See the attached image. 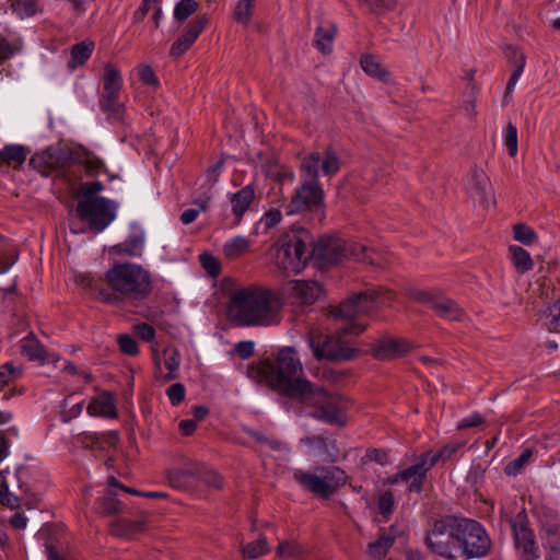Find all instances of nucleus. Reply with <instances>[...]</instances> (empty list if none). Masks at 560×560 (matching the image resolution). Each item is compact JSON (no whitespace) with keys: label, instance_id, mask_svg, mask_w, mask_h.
<instances>
[{"label":"nucleus","instance_id":"7c9ffc66","mask_svg":"<svg viewBox=\"0 0 560 560\" xmlns=\"http://www.w3.org/2000/svg\"><path fill=\"white\" fill-rule=\"evenodd\" d=\"M374 250L358 243L347 242V258L359 262H368L370 265H380L373 258Z\"/></svg>","mask_w":560,"mask_h":560},{"label":"nucleus","instance_id":"864d4df0","mask_svg":"<svg viewBox=\"0 0 560 560\" xmlns=\"http://www.w3.org/2000/svg\"><path fill=\"white\" fill-rule=\"evenodd\" d=\"M394 505L395 500L392 492L385 491L378 495L377 509L378 512L383 515V517L387 518L392 514Z\"/></svg>","mask_w":560,"mask_h":560},{"label":"nucleus","instance_id":"6ab92c4d","mask_svg":"<svg viewBox=\"0 0 560 560\" xmlns=\"http://www.w3.org/2000/svg\"><path fill=\"white\" fill-rule=\"evenodd\" d=\"M410 350V345L404 339L382 338L373 346V355L378 360H394Z\"/></svg>","mask_w":560,"mask_h":560},{"label":"nucleus","instance_id":"37998d69","mask_svg":"<svg viewBox=\"0 0 560 560\" xmlns=\"http://www.w3.org/2000/svg\"><path fill=\"white\" fill-rule=\"evenodd\" d=\"M13 12L21 19L33 16L38 11L36 0H14L12 2Z\"/></svg>","mask_w":560,"mask_h":560},{"label":"nucleus","instance_id":"c9c22d12","mask_svg":"<svg viewBox=\"0 0 560 560\" xmlns=\"http://www.w3.org/2000/svg\"><path fill=\"white\" fill-rule=\"evenodd\" d=\"M27 152L22 145H5L0 151V161L11 165H22L26 159Z\"/></svg>","mask_w":560,"mask_h":560},{"label":"nucleus","instance_id":"b1692460","mask_svg":"<svg viewBox=\"0 0 560 560\" xmlns=\"http://www.w3.org/2000/svg\"><path fill=\"white\" fill-rule=\"evenodd\" d=\"M255 199V189L253 185H247L232 195V213L236 219V224L241 222L242 217L248 210Z\"/></svg>","mask_w":560,"mask_h":560},{"label":"nucleus","instance_id":"0e129e2a","mask_svg":"<svg viewBox=\"0 0 560 560\" xmlns=\"http://www.w3.org/2000/svg\"><path fill=\"white\" fill-rule=\"evenodd\" d=\"M276 552L281 558L295 557L300 553V547L294 541H282L278 545Z\"/></svg>","mask_w":560,"mask_h":560},{"label":"nucleus","instance_id":"6e6d98bb","mask_svg":"<svg viewBox=\"0 0 560 560\" xmlns=\"http://www.w3.org/2000/svg\"><path fill=\"white\" fill-rule=\"evenodd\" d=\"M253 9L249 4L238 0L234 9V19L244 25H248L252 16Z\"/></svg>","mask_w":560,"mask_h":560},{"label":"nucleus","instance_id":"20e7f679","mask_svg":"<svg viewBox=\"0 0 560 560\" xmlns=\"http://www.w3.org/2000/svg\"><path fill=\"white\" fill-rule=\"evenodd\" d=\"M281 308L279 295L261 287H246L230 296L229 313L242 326L278 324Z\"/></svg>","mask_w":560,"mask_h":560},{"label":"nucleus","instance_id":"bf43d9fd","mask_svg":"<svg viewBox=\"0 0 560 560\" xmlns=\"http://www.w3.org/2000/svg\"><path fill=\"white\" fill-rule=\"evenodd\" d=\"M104 189V186L101 182H91L81 184L79 188L78 195L82 197V199L88 198H96L95 195L101 192Z\"/></svg>","mask_w":560,"mask_h":560},{"label":"nucleus","instance_id":"ddd939ff","mask_svg":"<svg viewBox=\"0 0 560 560\" xmlns=\"http://www.w3.org/2000/svg\"><path fill=\"white\" fill-rule=\"evenodd\" d=\"M411 298L416 302L428 305L443 319L462 322L466 318L465 311L454 300L438 291H416Z\"/></svg>","mask_w":560,"mask_h":560},{"label":"nucleus","instance_id":"e2e57ef3","mask_svg":"<svg viewBox=\"0 0 560 560\" xmlns=\"http://www.w3.org/2000/svg\"><path fill=\"white\" fill-rule=\"evenodd\" d=\"M200 262L203 269L212 277L220 273L219 261L210 254L203 253L200 255Z\"/></svg>","mask_w":560,"mask_h":560},{"label":"nucleus","instance_id":"1a4fd4ad","mask_svg":"<svg viewBox=\"0 0 560 560\" xmlns=\"http://www.w3.org/2000/svg\"><path fill=\"white\" fill-rule=\"evenodd\" d=\"M459 516L447 515L433 522L425 535L429 549L447 560L458 558Z\"/></svg>","mask_w":560,"mask_h":560},{"label":"nucleus","instance_id":"a19ab883","mask_svg":"<svg viewBox=\"0 0 560 560\" xmlns=\"http://www.w3.org/2000/svg\"><path fill=\"white\" fill-rule=\"evenodd\" d=\"M358 2L361 8L377 14H384L396 8L395 0H358Z\"/></svg>","mask_w":560,"mask_h":560},{"label":"nucleus","instance_id":"3c124183","mask_svg":"<svg viewBox=\"0 0 560 560\" xmlns=\"http://www.w3.org/2000/svg\"><path fill=\"white\" fill-rule=\"evenodd\" d=\"M504 144L508 148L509 155L514 158L517 153V129L512 122H509L505 127Z\"/></svg>","mask_w":560,"mask_h":560},{"label":"nucleus","instance_id":"423d86ee","mask_svg":"<svg viewBox=\"0 0 560 560\" xmlns=\"http://www.w3.org/2000/svg\"><path fill=\"white\" fill-rule=\"evenodd\" d=\"M295 399L305 407H311L310 416L329 425L338 428L347 423L348 402L340 396L330 394L322 386L312 383Z\"/></svg>","mask_w":560,"mask_h":560},{"label":"nucleus","instance_id":"39448f33","mask_svg":"<svg viewBox=\"0 0 560 560\" xmlns=\"http://www.w3.org/2000/svg\"><path fill=\"white\" fill-rule=\"evenodd\" d=\"M302 373L303 366L296 351L291 347H283L278 350L273 360H267L260 366L253 368L249 376H260L280 394L295 399L311 384L301 377Z\"/></svg>","mask_w":560,"mask_h":560},{"label":"nucleus","instance_id":"bb28decb","mask_svg":"<svg viewBox=\"0 0 560 560\" xmlns=\"http://www.w3.org/2000/svg\"><path fill=\"white\" fill-rule=\"evenodd\" d=\"M337 33V27L332 23H324L316 28L315 45L325 55L332 50V42Z\"/></svg>","mask_w":560,"mask_h":560},{"label":"nucleus","instance_id":"c756f323","mask_svg":"<svg viewBox=\"0 0 560 560\" xmlns=\"http://www.w3.org/2000/svg\"><path fill=\"white\" fill-rule=\"evenodd\" d=\"M94 50L93 42H81L72 46L71 59L68 63L70 69H75L78 66H82L92 55Z\"/></svg>","mask_w":560,"mask_h":560},{"label":"nucleus","instance_id":"cd10ccee","mask_svg":"<svg viewBox=\"0 0 560 560\" xmlns=\"http://www.w3.org/2000/svg\"><path fill=\"white\" fill-rule=\"evenodd\" d=\"M20 352L31 361L46 360V351L40 342L31 334L20 341Z\"/></svg>","mask_w":560,"mask_h":560},{"label":"nucleus","instance_id":"0eeeda50","mask_svg":"<svg viewBox=\"0 0 560 560\" xmlns=\"http://www.w3.org/2000/svg\"><path fill=\"white\" fill-rule=\"evenodd\" d=\"M311 245L312 236L304 229L284 233L275 246V264L288 273H299L312 258Z\"/></svg>","mask_w":560,"mask_h":560},{"label":"nucleus","instance_id":"2eb2a0df","mask_svg":"<svg viewBox=\"0 0 560 560\" xmlns=\"http://www.w3.org/2000/svg\"><path fill=\"white\" fill-rule=\"evenodd\" d=\"M66 162V155L62 150L57 148H47L40 153H36L30 160V166L44 176H49L59 170Z\"/></svg>","mask_w":560,"mask_h":560},{"label":"nucleus","instance_id":"a211bd4d","mask_svg":"<svg viewBox=\"0 0 560 560\" xmlns=\"http://www.w3.org/2000/svg\"><path fill=\"white\" fill-rule=\"evenodd\" d=\"M469 191L470 197L477 200L483 208H488L490 205L494 203L490 180L482 170H474L471 172Z\"/></svg>","mask_w":560,"mask_h":560},{"label":"nucleus","instance_id":"7ed1b4c3","mask_svg":"<svg viewBox=\"0 0 560 560\" xmlns=\"http://www.w3.org/2000/svg\"><path fill=\"white\" fill-rule=\"evenodd\" d=\"M341 166L340 155L331 145L326 147L322 152L305 155L301 161L302 183L291 197L287 213L320 210L324 205V190L318 180L319 172L331 178L341 170Z\"/></svg>","mask_w":560,"mask_h":560},{"label":"nucleus","instance_id":"4c0bfd02","mask_svg":"<svg viewBox=\"0 0 560 560\" xmlns=\"http://www.w3.org/2000/svg\"><path fill=\"white\" fill-rule=\"evenodd\" d=\"M164 364L165 368L168 370V373L165 376L161 375V377L164 381L175 380L177 377V371L180 364L179 353L175 348H166L164 350Z\"/></svg>","mask_w":560,"mask_h":560},{"label":"nucleus","instance_id":"c85d7f7f","mask_svg":"<svg viewBox=\"0 0 560 560\" xmlns=\"http://www.w3.org/2000/svg\"><path fill=\"white\" fill-rule=\"evenodd\" d=\"M360 65L363 71L382 82H387L390 79V73L384 69L374 56L363 55L360 59Z\"/></svg>","mask_w":560,"mask_h":560},{"label":"nucleus","instance_id":"ea45409f","mask_svg":"<svg viewBox=\"0 0 560 560\" xmlns=\"http://www.w3.org/2000/svg\"><path fill=\"white\" fill-rule=\"evenodd\" d=\"M199 9V3L196 0H180L175 4L174 19L177 22H185L189 16L196 13Z\"/></svg>","mask_w":560,"mask_h":560},{"label":"nucleus","instance_id":"393cba45","mask_svg":"<svg viewBox=\"0 0 560 560\" xmlns=\"http://www.w3.org/2000/svg\"><path fill=\"white\" fill-rule=\"evenodd\" d=\"M95 510L102 516L122 514L126 505L116 498L114 490L107 489L105 493L96 499Z\"/></svg>","mask_w":560,"mask_h":560},{"label":"nucleus","instance_id":"680f3d73","mask_svg":"<svg viewBox=\"0 0 560 560\" xmlns=\"http://www.w3.org/2000/svg\"><path fill=\"white\" fill-rule=\"evenodd\" d=\"M166 394L171 404L177 406L185 399L186 389L182 383H175L167 388Z\"/></svg>","mask_w":560,"mask_h":560},{"label":"nucleus","instance_id":"338daca9","mask_svg":"<svg viewBox=\"0 0 560 560\" xmlns=\"http://www.w3.org/2000/svg\"><path fill=\"white\" fill-rule=\"evenodd\" d=\"M135 331L137 336H139L142 340L147 342L152 341L155 337V329L147 323L136 325Z\"/></svg>","mask_w":560,"mask_h":560},{"label":"nucleus","instance_id":"f704fd0d","mask_svg":"<svg viewBox=\"0 0 560 560\" xmlns=\"http://www.w3.org/2000/svg\"><path fill=\"white\" fill-rule=\"evenodd\" d=\"M394 541L395 537L390 534H382L377 540L369 545V555L375 560H381L386 556Z\"/></svg>","mask_w":560,"mask_h":560},{"label":"nucleus","instance_id":"58836bf2","mask_svg":"<svg viewBox=\"0 0 560 560\" xmlns=\"http://www.w3.org/2000/svg\"><path fill=\"white\" fill-rule=\"evenodd\" d=\"M18 257L16 249L5 241H0V273L8 271Z\"/></svg>","mask_w":560,"mask_h":560},{"label":"nucleus","instance_id":"4d7b16f0","mask_svg":"<svg viewBox=\"0 0 560 560\" xmlns=\"http://www.w3.org/2000/svg\"><path fill=\"white\" fill-rule=\"evenodd\" d=\"M138 74H139V79L140 81L148 85V86H152L154 89H158L159 88V79L155 74V72L153 71V69L148 66V65H141L138 67Z\"/></svg>","mask_w":560,"mask_h":560},{"label":"nucleus","instance_id":"f03ea898","mask_svg":"<svg viewBox=\"0 0 560 560\" xmlns=\"http://www.w3.org/2000/svg\"><path fill=\"white\" fill-rule=\"evenodd\" d=\"M75 282L89 289L97 300L109 304L145 300L153 289L150 271L132 262L115 264L105 272L104 279L91 273L77 275Z\"/></svg>","mask_w":560,"mask_h":560},{"label":"nucleus","instance_id":"2f4dec72","mask_svg":"<svg viewBox=\"0 0 560 560\" xmlns=\"http://www.w3.org/2000/svg\"><path fill=\"white\" fill-rule=\"evenodd\" d=\"M104 94L114 95L119 93L122 86L120 72L110 65H106L103 74Z\"/></svg>","mask_w":560,"mask_h":560},{"label":"nucleus","instance_id":"f8f14e48","mask_svg":"<svg viewBox=\"0 0 560 560\" xmlns=\"http://www.w3.org/2000/svg\"><path fill=\"white\" fill-rule=\"evenodd\" d=\"M75 212L81 220L88 221L90 230L102 232L115 219L114 207L103 197L81 199Z\"/></svg>","mask_w":560,"mask_h":560},{"label":"nucleus","instance_id":"79ce46f5","mask_svg":"<svg viewBox=\"0 0 560 560\" xmlns=\"http://www.w3.org/2000/svg\"><path fill=\"white\" fill-rule=\"evenodd\" d=\"M269 552V545L265 537H259L256 541L249 542L243 548V555L246 559L253 560Z\"/></svg>","mask_w":560,"mask_h":560},{"label":"nucleus","instance_id":"13d9d810","mask_svg":"<svg viewBox=\"0 0 560 560\" xmlns=\"http://www.w3.org/2000/svg\"><path fill=\"white\" fill-rule=\"evenodd\" d=\"M119 349L122 353L128 355H136L139 352L138 343L135 338L129 335H119L117 337Z\"/></svg>","mask_w":560,"mask_h":560},{"label":"nucleus","instance_id":"49530a36","mask_svg":"<svg viewBox=\"0 0 560 560\" xmlns=\"http://www.w3.org/2000/svg\"><path fill=\"white\" fill-rule=\"evenodd\" d=\"M210 199H211V196H205L203 198H200V199L196 200L195 205L198 206V209H187V210H185L182 213V215H180V221L184 224L192 223L197 219L198 214L201 211H206L207 205H208Z\"/></svg>","mask_w":560,"mask_h":560},{"label":"nucleus","instance_id":"603ef678","mask_svg":"<svg viewBox=\"0 0 560 560\" xmlns=\"http://www.w3.org/2000/svg\"><path fill=\"white\" fill-rule=\"evenodd\" d=\"M21 375V369L14 368L11 363L0 366V390Z\"/></svg>","mask_w":560,"mask_h":560},{"label":"nucleus","instance_id":"f257e3e1","mask_svg":"<svg viewBox=\"0 0 560 560\" xmlns=\"http://www.w3.org/2000/svg\"><path fill=\"white\" fill-rule=\"evenodd\" d=\"M395 293L384 288H372L364 292L353 294L339 306L330 310V315L335 319L346 320V325L337 328L331 336H325L317 328H312L307 335V341L313 354L316 359L330 361H347L357 357L359 350L351 346L346 339L349 335H359L365 326L354 323L353 320L361 316L368 315L374 310L386 305L387 302L394 300Z\"/></svg>","mask_w":560,"mask_h":560},{"label":"nucleus","instance_id":"473e14b6","mask_svg":"<svg viewBox=\"0 0 560 560\" xmlns=\"http://www.w3.org/2000/svg\"><path fill=\"white\" fill-rule=\"evenodd\" d=\"M144 240L141 234H132L125 242L115 246L118 253L128 256H141L143 250Z\"/></svg>","mask_w":560,"mask_h":560},{"label":"nucleus","instance_id":"72a5a7b5","mask_svg":"<svg viewBox=\"0 0 560 560\" xmlns=\"http://www.w3.org/2000/svg\"><path fill=\"white\" fill-rule=\"evenodd\" d=\"M250 246L248 238L244 236H235L223 246V253L229 259H235L246 253Z\"/></svg>","mask_w":560,"mask_h":560},{"label":"nucleus","instance_id":"a878e982","mask_svg":"<svg viewBox=\"0 0 560 560\" xmlns=\"http://www.w3.org/2000/svg\"><path fill=\"white\" fill-rule=\"evenodd\" d=\"M144 529V517L130 521L127 518H117L110 523L109 530L114 536L122 538H132L136 534Z\"/></svg>","mask_w":560,"mask_h":560},{"label":"nucleus","instance_id":"a18cd8bd","mask_svg":"<svg viewBox=\"0 0 560 560\" xmlns=\"http://www.w3.org/2000/svg\"><path fill=\"white\" fill-rule=\"evenodd\" d=\"M532 455H533L532 448H525L516 459L510 462L506 465L505 472L508 475H513V476L517 475L518 472H521L523 467L529 462V459L532 458Z\"/></svg>","mask_w":560,"mask_h":560},{"label":"nucleus","instance_id":"774afa93","mask_svg":"<svg viewBox=\"0 0 560 560\" xmlns=\"http://www.w3.org/2000/svg\"><path fill=\"white\" fill-rule=\"evenodd\" d=\"M282 215L279 209H270L264 214L261 222L267 229H270L279 224Z\"/></svg>","mask_w":560,"mask_h":560},{"label":"nucleus","instance_id":"5701e85b","mask_svg":"<svg viewBox=\"0 0 560 560\" xmlns=\"http://www.w3.org/2000/svg\"><path fill=\"white\" fill-rule=\"evenodd\" d=\"M86 411L90 416L114 419L117 417L115 398L109 393H104L88 405Z\"/></svg>","mask_w":560,"mask_h":560},{"label":"nucleus","instance_id":"aec40b11","mask_svg":"<svg viewBox=\"0 0 560 560\" xmlns=\"http://www.w3.org/2000/svg\"><path fill=\"white\" fill-rule=\"evenodd\" d=\"M301 443L313 453L324 455L328 460L335 462L338 456L337 441L323 435H312L301 439Z\"/></svg>","mask_w":560,"mask_h":560},{"label":"nucleus","instance_id":"dca6fc26","mask_svg":"<svg viewBox=\"0 0 560 560\" xmlns=\"http://www.w3.org/2000/svg\"><path fill=\"white\" fill-rule=\"evenodd\" d=\"M208 23L209 16L207 14H202L194 20L185 33L173 43L170 49V55L172 57H179L184 55L196 42Z\"/></svg>","mask_w":560,"mask_h":560},{"label":"nucleus","instance_id":"4468645a","mask_svg":"<svg viewBox=\"0 0 560 560\" xmlns=\"http://www.w3.org/2000/svg\"><path fill=\"white\" fill-rule=\"evenodd\" d=\"M310 252L312 257L328 267L347 258V242L339 237H322L315 244L312 241Z\"/></svg>","mask_w":560,"mask_h":560},{"label":"nucleus","instance_id":"052dcab7","mask_svg":"<svg viewBox=\"0 0 560 560\" xmlns=\"http://www.w3.org/2000/svg\"><path fill=\"white\" fill-rule=\"evenodd\" d=\"M83 165L89 175L97 174L105 167L104 162L91 153L85 154Z\"/></svg>","mask_w":560,"mask_h":560},{"label":"nucleus","instance_id":"412c9836","mask_svg":"<svg viewBox=\"0 0 560 560\" xmlns=\"http://www.w3.org/2000/svg\"><path fill=\"white\" fill-rule=\"evenodd\" d=\"M292 295L300 304H313L322 293V288L316 281L296 280L292 283Z\"/></svg>","mask_w":560,"mask_h":560},{"label":"nucleus","instance_id":"de8ad7c7","mask_svg":"<svg viewBox=\"0 0 560 560\" xmlns=\"http://www.w3.org/2000/svg\"><path fill=\"white\" fill-rule=\"evenodd\" d=\"M514 238L524 245H530L536 238L535 231L522 223H517L513 228Z\"/></svg>","mask_w":560,"mask_h":560},{"label":"nucleus","instance_id":"c03bdc74","mask_svg":"<svg viewBox=\"0 0 560 560\" xmlns=\"http://www.w3.org/2000/svg\"><path fill=\"white\" fill-rule=\"evenodd\" d=\"M117 94H104L101 102L103 112L110 114L114 118L119 119L122 116V106L117 101Z\"/></svg>","mask_w":560,"mask_h":560},{"label":"nucleus","instance_id":"69168bd1","mask_svg":"<svg viewBox=\"0 0 560 560\" xmlns=\"http://www.w3.org/2000/svg\"><path fill=\"white\" fill-rule=\"evenodd\" d=\"M255 343L250 340L240 341L235 345L233 352L246 360L254 354Z\"/></svg>","mask_w":560,"mask_h":560},{"label":"nucleus","instance_id":"9d476101","mask_svg":"<svg viewBox=\"0 0 560 560\" xmlns=\"http://www.w3.org/2000/svg\"><path fill=\"white\" fill-rule=\"evenodd\" d=\"M293 478L303 488L315 495L328 499L346 483L347 475L339 467L331 466L318 468L317 474L295 470L293 472Z\"/></svg>","mask_w":560,"mask_h":560},{"label":"nucleus","instance_id":"6e6552de","mask_svg":"<svg viewBox=\"0 0 560 560\" xmlns=\"http://www.w3.org/2000/svg\"><path fill=\"white\" fill-rule=\"evenodd\" d=\"M458 448L459 444H447L436 453H423L413 465L399 470L388 479V482L390 485H396L400 481L408 482L407 490L409 492L420 493L427 479V472L440 460L451 458Z\"/></svg>","mask_w":560,"mask_h":560},{"label":"nucleus","instance_id":"8fccbe9b","mask_svg":"<svg viewBox=\"0 0 560 560\" xmlns=\"http://www.w3.org/2000/svg\"><path fill=\"white\" fill-rule=\"evenodd\" d=\"M198 482H201L207 487H212L215 489H220L222 487L221 476L213 470H206L199 468V474L197 476V483Z\"/></svg>","mask_w":560,"mask_h":560},{"label":"nucleus","instance_id":"5fc2aeb1","mask_svg":"<svg viewBox=\"0 0 560 560\" xmlns=\"http://www.w3.org/2000/svg\"><path fill=\"white\" fill-rule=\"evenodd\" d=\"M547 327L552 332L560 334V300L555 302L548 310Z\"/></svg>","mask_w":560,"mask_h":560},{"label":"nucleus","instance_id":"9b49d317","mask_svg":"<svg viewBox=\"0 0 560 560\" xmlns=\"http://www.w3.org/2000/svg\"><path fill=\"white\" fill-rule=\"evenodd\" d=\"M458 557L466 559L488 555L491 540L485 528L475 520L459 516Z\"/></svg>","mask_w":560,"mask_h":560},{"label":"nucleus","instance_id":"e433bc0d","mask_svg":"<svg viewBox=\"0 0 560 560\" xmlns=\"http://www.w3.org/2000/svg\"><path fill=\"white\" fill-rule=\"evenodd\" d=\"M511 259L520 273H524L533 268L530 255L520 246L510 247Z\"/></svg>","mask_w":560,"mask_h":560},{"label":"nucleus","instance_id":"4be33fe9","mask_svg":"<svg viewBox=\"0 0 560 560\" xmlns=\"http://www.w3.org/2000/svg\"><path fill=\"white\" fill-rule=\"evenodd\" d=\"M198 474L199 467L197 465H190L185 468L170 470L167 477L172 487L176 489H187L197 485Z\"/></svg>","mask_w":560,"mask_h":560},{"label":"nucleus","instance_id":"f3484780","mask_svg":"<svg viewBox=\"0 0 560 560\" xmlns=\"http://www.w3.org/2000/svg\"><path fill=\"white\" fill-rule=\"evenodd\" d=\"M514 542L522 560H536L539 557L534 533L525 525L517 526L512 522Z\"/></svg>","mask_w":560,"mask_h":560},{"label":"nucleus","instance_id":"09e8293b","mask_svg":"<svg viewBox=\"0 0 560 560\" xmlns=\"http://www.w3.org/2000/svg\"><path fill=\"white\" fill-rule=\"evenodd\" d=\"M505 57L513 63L514 71L523 72L525 67V56L517 47L509 45L504 49Z\"/></svg>","mask_w":560,"mask_h":560}]
</instances>
